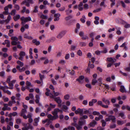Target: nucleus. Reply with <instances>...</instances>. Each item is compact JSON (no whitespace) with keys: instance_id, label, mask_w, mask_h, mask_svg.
Segmentation results:
<instances>
[{"instance_id":"9d476101","label":"nucleus","mask_w":130,"mask_h":130,"mask_svg":"<svg viewBox=\"0 0 130 130\" xmlns=\"http://www.w3.org/2000/svg\"><path fill=\"white\" fill-rule=\"evenodd\" d=\"M62 111L58 108H56L54 109L53 111L52 112V113L53 115H57L58 112H62Z\"/></svg>"},{"instance_id":"7c9ffc66","label":"nucleus","mask_w":130,"mask_h":130,"mask_svg":"<svg viewBox=\"0 0 130 130\" xmlns=\"http://www.w3.org/2000/svg\"><path fill=\"white\" fill-rule=\"evenodd\" d=\"M24 38L27 39H32L33 38L31 36H28L27 34H26L24 35Z\"/></svg>"},{"instance_id":"c756f323","label":"nucleus","mask_w":130,"mask_h":130,"mask_svg":"<svg viewBox=\"0 0 130 130\" xmlns=\"http://www.w3.org/2000/svg\"><path fill=\"white\" fill-rule=\"evenodd\" d=\"M11 43L12 45H16L18 44H20V42L19 41L17 42L16 41H12Z\"/></svg>"},{"instance_id":"473e14b6","label":"nucleus","mask_w":130,"mask_h":130,"mask_svg":"<svg viewBox=\"0 0 130 130\" xmlns=\"http://www.w3.org/2000/svg\"><path fill=\"white\" fill-rule=\"evenodd\" d=\"M86 17L84 15H83L82 18L80 19V21L82 22L83 23H84L85 21V19H86Z\"/></svg>"},{"instance_id":"423d86ee","label":"nucleus","mask_w":130,"mask_h":130,"mask_svg":"<svg viewBox=\"0 0 130 130\" xmlns=\"http://www.w3.org/2000/svg\"><path fill=\"white\" fill-rule=\"evenodd\" d=\"M27 112L26 109H23L21 111V116H23L24 118L25 119H27L26 116L25 115V113Z\"/></svg>"},{"instance_id":"2f4dec72","label":"nucleus","mask_w":130,"mask_h":130,"mask_svg":"<svg viewBox=\"0 0 130 130\" xmlns=\"http://www.w3.org/2000/svg\"><path fill=\"white\" fill-rule=\"evenodd\" d=\"M9 84V87L8 89H13V85L12 84V83H11V82L9 83H8Z\"/></svg>"},{"instance_id":"ea45409f","label":"nucleus","mask_w":130,"mask_h":130,"mask_svg":"<svg viewBox=\"0 0 130 130\" xmlns=\"http://www.w3.org/2000/svg\"><path fill=\"white\" fill-rule=\"evenodd\" d=\"M66 62V61L63 60L61 59L60 60L59 62V63L62 64H64Z\"/></svg>"},{"instance_id":"f704fd0d","label":"nucleus","mask_w":130,"mask_h":130,"mask_svg":"<svg viewBox=\"0 0 130 130\" xmlns=\"http://www.w3.org/2000/svg\"><path fill=\"white\" fill-rule=\"evenodd\" d=\"M54 116H52V120H55V119H57L59 117L57 115H53Z\"/></svg>"},{"instance_id":"dca6fc26","label":"nucleus","mask_w":130,"mask_h":130,"mask_svg":"<svg viewBox=\"0 0 130 130\" xmlns=\"http://www.w3.org/2000/svg\"><path fill=\"white\" fill-rule=\"evenodd\" d=\"M107 60L109 62H111L112 63H113L116 61V59L115 58H113L112 57L107 58Z\"/></svg>"},{"instance_id":"58836bf2","label":"nucleus","mask_w":130,"mask_h":130,"mask_svg":"<svg viewBox=\"0 0 130 130\" xmlns=\"http://www.w3.org/2000/svg\"><path fill=\"white\" fill-rule=\"evenodd\" d=\"M11 40L12 41H17L18 40V38L15 36L12 37L11 38Z\"/></svg>"},{"instance_id":"5fc2aeb1","label":"nucleus","mask_w":130,"mask_h":130,"mask_svg":"<svg viewBox=\"0 0 130 130\" xmlns=\"http://www.w3.org/2000/svg\"><path fill=\"white\" fill-rule=\"evenodd\" d=\"M17 63L18 64L20 65V66L21 67H22L23 66V63L19 60L17 61Z\"/></svg>"},{"instance_id":"9b49d317","label":"nucleus","mask_w":130,"mask_h":130,"mask_svg":"<svg viewBox=\"0 0 130 130\" xmlns=\"http://www.w3.org/2000/svg\"><path fill=\"white\" fill-rule=\"evenodd\" d=\"M116 22L119 24H124L126 22L120 18L117 19L116 20Z\"/></svg>"},{"instance_id":"e2e57ef3","label":"nucleus","mask_w":130,"mask_h":130,"mask_svg":"<svg viewBox=\"0 0 130 130\" xmlns=\"http://www.w3.org/2000/svg\"><path fill=\"white\" fill-rule=\"evenodd\" d=\"M100 6H103L106 7V5H105V2L104 1L102 2L100 4Z\"/></svg>"},{"instance_id":"f8f14e48","label":"nucleus","mask_w":130,"mask_h":130,"mask_svg":"<svg viewBox=\"0 0 130 130\" xmlns=\"http://www.w3.org/2000/svg\"><path fill=\"white\" fill-rule=\"evenodd\" d=\"M39 117L35 118L34 119V123H33V125L35 126H37L38 125V123L39 121Z\"/></svg>"},{"instance_id":"a211bd4d","label":"nucleus","mask_w":130,"mask_h":130,"mask_svg":"<svg viewBox=\"0 0 130 130\" xmlns=\"http://www.w3.org/2000/svg\"><path fill=\"white\" fill-rule=\"evenodd\" d=\"M110 120H111L113 122H116V118L114 116L112 115H110L109 116Z\"/></svg>"},{"instance_id":"052dcab7","label":"nucleus","mask_w":130,"mask_h":130,"mask_svg":"<svg viewBox=\"0 0 130 130\" xmlns=\"http://www.w3.org/2000/svg\"><path fill=\"white\" fill-rule=\"evenodd\" d=\"M17 10H19L20 9V7L17 4H15L14 7Z\"/></svg>"},{"instance_id":"4be33fe9","label":"nucleus","mask_w":130,"mask_h":130,"mask_svg":"<svg viewBox=\"0 0 130 130\" xmlns=\"http://www.w3.org/2000/svg\"><path fill=\"white\" fill-rule=\"evenodd\" d=\"M32 42L35 43L36 45H38L40 44V42L39 41H37L36 39H34L32 40Z\"/></svg>"},{"instance_id":"bf43d9fd","label":"nucleus","mask_w":130,"mask_h":130,"mask_svg":"<svg viewBox=\"0 0 130 130\" xmlns=\"http://www.w3.org/2000/svg\"><path fill=\"white\" fill-rule=\"evenodd\" d=\"M97 82V81L96 79H93L92 80V85H94Z\"/></svg>"},{"instance_id":"a18cd8bd","label":"nucleus","mask_w":130,"mask_h":130,"mask_svg":"<svg viewBox=\"0 0 130 130\" xmlns=\"http://www.w3.org/2000/svg\"><path fill=\"white\" fill-rule=\"evenodd\" d=\"M39 75L40 80L43 82V79L44 78V75H41L40 73H39Z\"/></svg>"},{"instance_id":"6ab92c4d","label":"nucleus","mask_w":130,"mask_h":130,"mask_svg":"<svg viewBox=\"0 0 130 130\" xmlns=\"http://www.w3.org/2000/svg\"><path fill=\"white\" fill-rule=\"evenodd\" d=\"M120 91L122 93L124 92H126V91L125 90V88L124 86L122 85L120 86Z\"/></svg>"},{"instance_id":"603ef678","label":"nucleus","mask_w":130,"mask_h":130,"mask_svg":"<svg viewBox=\"0 0 130 130\" xmlns=\"http://www.w3.org/2000/svg\"><path fill=\"white\" fill-rule=\"evenodd\" d=\"M77 54L79 56H81L82 55V52L80 50H79L77 51Z\"/></svg>"},{"instance_id":"37998d69","label":"nucleus","mask_w":130,"mask_h":130,"mask_svg":"<svg viewBox=\"0 0 130 130\" xmlns=\"http://www.w3.org/2000/svg\"><path fill=\"white\" fill-rule=\"evenodd\" d=\"M101 122L102 123V126L103 127H104L106 125V122L104 120H102Z\"/></svg>"},{"instance_id":"0e129e2a","label":"nucleus","mask_w":130,"mask_h":130,"mask_svg":"<svg viewBox=\"0 0 130 130\" xmlns=\"http://www.w3.org/2000/svg\"><path fill=\"white\" fill-rule=\"evenodd\" d=\"M110 1L112 3L111 4V6L112 7L113 6H114L115 4V0H110Z\"/></svg>"},{"instance_id":"cd10ccee","label":"nucleus","mask_w":130,"mask_h":130,"mask_svg":"<svg viewBox=\"0 0 130 130\" xmlns=\"http://www.w3.org/2000/svg\"><path fill=\"white\" fill-rule=\"evenodd\" d=\"M62 108L65 112H68V107L67 106L65 105H63Z\"/></svg>"},{"instance_id":"6e6d98bb","label":"nucleus","mask_w":130,"mask_h":130,"mask_svg":"<svg viewBox=\"0 0 130 130\" xmlns=\"http://www.w3.org/2000/svg\"><path fill=\"white\" fill-rule=\"evenodd\" d=\"M65 9V8L64 7H60L58 9V10L60 11H64Z\"/></svg>"},{"instance_id":"b1692460","label":"nucleus","mask_w":130,"mask_h":130,"mask_svg":"<svg viewBox=\"0 0 130 130\" xmlns=\"http://www.w3.org/2000/svg\"><path fill=\"white\" fill-rule=\"evenodd\" d=\"M119 116L121 117L123 119H125L126 118L124 112H121L119 113Z\"/></svg>"},{"instance_id":"4468645a","label":"nucleus","mask_w":130,"mask_h":130,"mask_svg":"<svg viewBox=\"0 0 130 130\" xmlns=\"http://www.w3.org/2000/svg\"><path fill=\"white\" fill-rule=\"evenodd\" d=\"M60 16V14L58 13L55 14H54V17L55 18L54 19V21H56L59 20V17Z\"/></svg>"},{"instance_id":"20e7f679","label":"nucleus","mask_w":130,"mask_h":130,"mask_svg":"<svg viewBox=\"0 0 130 130\" xmlns=\"http://www.w3.org/2000/svg\"><path fill=\"white\" fill-rule=\"evenodd\" d=\"M67 32L66 31H62L59 33L57 36L56 37L59 39H61L66 34Z\"/></svg>"},{"instance_id":"09e8293b","label":"nucleus","mask_w":130,"mask_h":130,"mask_svg":"<svg viewBox=\"0 0 130 130\" xmlns=\"http://www.w3.org/2000/svg\"><path fill=\"white\" fill-rule=\"evenodd\" d=\"M16 12V10L15 9H13L11 11L10 13L11 15L13 16L15 14Z\"/></svg>"},{"instance_id":"2eb2a0df","label":"nucleus","mask_w":130,"mask_h":130,"mask_svg":"<svg viewBox=\"0 0 130 130\" xmlns=\"http://www.w3.org/2000/svg\"><path fill=\"white\" fill-rule=\"evenodd\" d=\"M126 122V120H125L124 121L118 120L117 121V123L119 125H122L125 123Z\"/></svg>"},{"instance_id":"de8ad7c7","label":"nucleus","mask_w":130,"mask_h":130,"mask_svg":"<svg viewBox=\"0 0 130 130\" xmlns=\"http://www.w3.org/2000/svg\"><path fill=\"white\" fill-rule=\"evenodd\" d=\"M46 90L47 91L46 92L45 94L46 96H49V94H50L49 92H50V90L48 88H46Z\"/></svg>"},{"instance_id":"393cba45","label":"nucleus","mask_w":130,"mask_h":130,"mask_svg":"<svg viewBox=\"0 0 130 130\" xmlns=\"http://www.w3.org/2000/svg\"><path fill=\"white\" fill-rule=\"evenodd\" d=\"M83 110H84L83 114H87L88 113L90 114V109H89L88 110H87L83 108Z\"/></svg>"},{"instance_id":"7ed1b4c3","label":"nucleus","mask_w":130,"mask_h":130,"mask_svg":"<svg viewBox=\"0 0 130 130\" xmlns=\"http://www.w3.org/2000/svg\"><path fill=\"white\" fill-rule=\"evenodd\" d=\"M56 106V105L55 104H53L51 103L50 104V106L47 104H46L45 105V107L47 108V110L48 112L50 111L51 109L55 108Z\"/></svg>"},{"instance_id":"5701e85b","label":"nucleus","mask_w":130,"mask_h":130,"mask_svg":"<svg viewBox=\"0 0 130 130\" xmlns=\"http://www.w3.org/2000/svg\"><path fill=\"white\" fill-rule=\"evenodd\" d=\"M3 87H1V89H0L2 90L3 91L4 93H6L7 91V90H6V89H8L9 87L7 86H3Z\"/></svg>"},{"instance_id":"39448f33","label":"nucleus","mask_w":130,"mask_h":130,"mask_svg":"<svg viewBox=\"0 0 130 130\" xmlns=\"http://www.w3.org/2000/svg\"><path fill=\"white\" fill-rule=\"evenodd\" d=\"M55 101L58 104L59 107H61V103L62 100L59 97H57L54 98Z\"/></svg>"},{"instance_id":"c03bdc74","label":"nucleus","mask_w":130,"mask_h":130,"mask_svg":"<svg viewBox=\"0 0 130 130\" xmlns=\"http://www.w3.org/2000/svg\"><path fill=\"white\" fill-rule=\"evenodd\" d=\"M12 77L11 76H9L8 77L6 80V82L7 83L10 82V80L11 79Z\"/></svg>"},{"instance_id":"49530a36","label":"nucleus","mask_w":130,"mask_h":130,"mask_svg":"<svg viewBox=\"0 0 130 130\" xmlns=\"http://www.w3.org/2000/svg\"><path fill=\"white\" fill-rule=\"evenodd\" d=\"M100 113L99 112L96 111H93L92 112V114L94 115H98Z\"/></svg>"},{"instance_id":"bb28decb","label":"nucleus","mask_w":130,"mask_h":130,"mask_svg":"<svg viewBox=\"0 0 130 130\" xmlns=\"http://www.w3.org/2000/svg\"><path fill=\"white\" fill-rule=\"evenodd\" d=\"M65 12L66 13V14L68 15L72 12V10H70L69 9H68L65 10Z\"/></svg>"},{"instance_id":"412c9836","label":"nucleus","mask_w":130,"mask_h":130,"mask_svg":"<svg viewBox=\"0 0 130 130\" xmlns=\"http://www.w3.org/2000/svg\"><path fill=\"white\" fill-rule=\"evenodd\" d=\"M29 3V2L28 1V0L27 1L25 0L21 3V4L24 5L25 4L27 6L29 7L30 6Z\"/></svg>"},{"instance_id":"72a5a7b5","label":"nucleus","mask_w":130,"mask_h":130,"mask_svg":"<svg viewBox=\"0 0 130 130\" xmlns=\"http://www.w3.org/2000/svg\"><path fill=\"white\" fill-rule=\"evenodd\" d=\"M17 114V113L16 112H13L12 113H11L8 115V116H15Z\"/></svg>"},{"instance_id":"3c124183","label":"nucleus","mask_w":130,"mask_h":130,"mask_svg":"<svg viewBox=\"0 0 130 130\" xmlns=\"http://www.w3.org/2000/svg\"><path fill=\"white\" fill-rule=\"evenodd\" d=\"M0 119L1 123H4L5 121L4 117L3 116H1Z\"/></svg>"},{"instance_id":"864d4df0","label":"nucleus","mask_w":130,"mask_h":130,"mask_svg":"<svg viewBox=\"0 0 130 130\" xmlns=\"http://www.w3.org/2000/svg\"><path fill=\"white\" fill-rule=\"evenodd\" d=\"M68 129L70 130H75V127L71 126H70L68 127Z\"/></svg>"},{"instance_id":"4d7b16f0","label":"nucleus","mask_w":130,"mask_h":130,"mask_svg":"<svg viewBox=\"0 0 130 130\" xmlns=\"http://www.w3.org/2000/svg\"><path fill=\"white\" fill-rule=\"evenodd\" d=\"M40 18L42 19H45L47 18V16L44 15L43 14H42L40 16Z\"/></svg>"},{"instance_id":"0eeeda50","label":"nucleus","mask_w":130,"mask_h":130,"mask_svg":"<svg viewBox=\"0 0 130 130\" xmlns=\"http://www.w3.org/2000/svg\"><path fill=\"white\" fill-rule=\"evenodd\" d=\"M83 111L84 110L83 109H81L80 108H78L77 109L75 110V113L76 114H79L81 116H82L83 114Z\"/></svg>"},{"instance_id":"ddd939ff","label":"nucleus","mask_w":130,"mask_h":130,"mask_svg":"<svg viewBox=\"0 0 130 130\" xmlns=\"http://www.w3.org/2000/svg\"><path fill=\"white\" fill-rule=\"evenodd\" d=\"M20 19L22 21L21 23L23 25H24L26 22H27L26 17H22L20 18Z\"/></svg>"},{"instance_id":"c85d7f7f","label":"nucleus","mask_w":130,"mask_h":130,"mask_svg":"<svg viewBox=\"0 0 130 130\" xmlns=\"http://www.w3.org/2000/svg\"><path fill=\"white\" fill-rule=\"evenodd\" d=\"M102 101L105 103L107 105H109L110 102L109 100H106L105 98L103 99Z\"/></svg>"},{"instance_id":"e433bc0d","label":"nucleus","mask_w":130,"mask_h":130,"mask_svg":"<svg viewBox=\"0 0 130 130\" xmlns=\"http://www.w3.org/2000/svg\"><path fill=\"white\" fill-rule=\"evenodd\" d=\"M11 17L10 15H8L7 17V19H6L5 20H6V22L7 23H8L10 21L11 19Z\"/></svg>"},{"instance_id":"f257e3e1","label":"nucleus","mask_w":130,"mask_h":130,"mask_svg":"<svg viewBox=\"0 0 130 130\" xmlns=\"http://www.w3.org/2000/svg\"><path fill=\"white\" fill-rule=\"evenodd\" d=\"M86 124V121L85 120H84L83 121H79L78 124H75L73 126L76 127L78 130H81L82 128L83 125Z\"/></svg>"},{"instance_id":"aec40b11","label":"nucleus","mask_w":130,"mask_h":130,"mask_svg":"<svg viewBox=\"0 0 130 130\" xmlns=\"http://www.w3.org/2000/svg\"><path fill=\"white\" fill-rule=\"evenodd\" d=\"M78 118L77 117H74L73 118V123H71V125H75V124H76L77 123V120Z\"/></svg>"},{"instance_id":"338daca9","label":"nucleus","mask_w":130,"mask_h":130,"mask_svg":"<svg viewBox=\"0 0 130 130\" xmlns=\"http://www.w3.org/2000/svg\"><path fill=\"white\" fill-rule=\"evenodd\" d=\"M17 123L18 124H19L21 122V120L19 118L17 119L16 120Z\"/></svg>"},{"instance_id":"680f3d73","label":"nucleus","mask_w":130,"mask_h":130,"mask_svg":"<svg viewBox=\"0 0 130 130\" xmlns=\"http://www.w3.org/2000/svg\"><path fill=\"white\" fill-rule=\"evenodd\" d=\"M3 98L5 102H8L9 101V99L7 97H5V96H3Z\"/></svg>"},{"instance_id":"69168bd1","label":"nucleus","mask_w":130,"mask_h":130,"mask_svg":"<svg viewBox=\"0 0 130 130\" xmlns=\"http://www.w3.org/2000/svg\"><path fill=\"white\" fill-rule=\"evenodd\" d=\"M79 44L81 46H85L86 45V44L84 42H80Z\"/></svg>"},{"instance_id":"c9c22d12","label":"nucleus","mask_w":130,"mask_h":130,"mask_svg":"<svg viewBox=\"0 0 130 130\" xmlns=\"http://www.w3.org/2000/svg\"><path fill=\"white\" fill-rule=\"evenodd\" d=\"M53 93L54 94L55 96H57L61 94V93L59 92H56L54 91H53Z\"/></svg>"},{"instance_id":"4c0bfd02","label":"nucleus","mask_w":130,"mask_h":130,"mask_svg":"<svg viewBox=\"0 0 130 130\" xmlns=\"http://www.w3.org/2000/svg\"><path fill=\"white\" fill-rule=\"evenodd\" d=\"M116 28L118 30L117 31V33L118 35H120L121 34V32L120 30V28L118 27H117Z\"/></svg>"},{"instance_id":"8fccbe9b","label":"nucleus","mask_w":130,"mask_h":130,"mask_svg":"<svg viewBox=\"0 0 130 130\" xmlns=\"http://www.w3.org/2000/svg\"><path fill=\"white\" fill-rule=\"evenodd\" d=\"M88 66L91 68H93L94 67V65L93 64H91L90 61H89V63L88 64Z\"/></svg>"},{"instance_id":"774afa93","label":"nucleus","mask_w":130,"mask_h":130,"mask_svg":"<svg viewBox=\"0 0 130 130\" xmlns=\"http://www.w3.org/2000/svg\"><path fill=\"white\" fill-rule=\"evenodd\" d=\"M107 52V49L105 48L104 49V50L103 51H101V53H106Z\"/></svg>"},{"instance_id":"f3484780","label":"nucleus","mask_w":130,"mask_h":130,"mask_svg":"<svg viewBox=\"0 0 130 130\" xmlns=\"http://www.w3.org/2000/svg\"><path fill=\"white\" fill-rule=\"evenodd\" d=\"M97 124V122L94 120H93V121L90 123L89 124V125L90 126V127H94Z\"/></svg>"},{"instance_id":"79ce46f5","label":"nucleus","mask_w":130,"mask_h":130,"mask_svg":"<svg viewBox=\"0 0 130 130\" xmlns=\"http://www.w3.org/2000/svg\"><path fill=\"white\" fill-rule=\"evenodd\" d=\"M76 46H75L74 45H71V51H74L75 50L76 48Z\"/></svg>"},{"instance_id":"f03ea898","label":"nucleus","mask_w":130,"mask_h":130,"mask_svg":"<svg viewBox=\"0 0 130 130\" xmlns=\"http://www.w3.org/2000/svg\"><path fill=\"white\" fill-rule=\"evenodd\" d=\"M12 7V6L11 4H9L8 6H5L4 8L5 11L3 12V13L5 15H8L10 14L9 13L8 8L11 9Z\"/></svg>"},{"instance_id":"13d9d810","label":"nucleus","mask_w":130,"mask_h":130,"mask_svg":"<svg viewBox=\"0 0 130 130\" xmlns=\"http://www.w3.org/2000/svg\"><path fill=\"white\" fill-rule=\"evenodd\" d=\"M75 71L74 70H72L71 72H69V74L72 76L74 75L75 74Z\"/></svg>"},{"instance_id":"a878e982","label":"nucleus","mask_w":130,"mask_h":130,"mask_svg":"<svg viewBox=\"0 0 130 130\" xmlns=\"http://www.w3.org/2000/svg\"><path fill=\"white\" fill-rule=\"evenodd\" d=\"M20 16L19 15H16L13 17V19L15 21H17L20 18Z\"/></svg>"},{"instance_id":"a19ab883","label":"nucleus","mask_w":130,"mask_h":130,"mask_svg":"<svg viewBox=\"0 0 130 130\" xmlns=\"http://www.w3.org/2000/svg\"><path fill=\"white\" fill-rule=\"evenodd\" d=\"M19 55L20 56L23 57L25 55V53L24 52L21 51L19 54Z\"/></svg>"},{"instance_id":"1a4fd4ad","label":"nucleus","mask_w":130,"mask_h":130,"mask_svg":"<svg viewBox=\"0 0 130 130\" xmlns=\"http://www.w3.org/2000/svg\"><path fill=\"white\" fill-rule=\"evenodd\" d=\"M25 84L26 85V88L27 89H29L30 88L33 87V86L31 84V83L28 81L26 82Z\"/></svg>"},{"instance_id":"6e6552de","label":"nucleus","mask_w":130,"mask_h":130,"mask_svg":"<svg viewBox=\"0 0 130 130\" xmlns=\"http://www.w3.org/2000/svg\"><path fill=\"white\" fill-rule=\"evenodd\" d=\"M84 77L83 75L80 76L79 78L76 79V80L78 81L79 82L80 84H82L84 82L83 79Z\"/></svg>"}]
</instances>
